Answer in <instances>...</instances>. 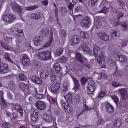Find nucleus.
<instances>
[{
  "label": "nucleus",
  "mask_w": 128,
  "mask_h": 128,
  "mask_svg": "<svg viewBox=\"0 0 128 128\" xmlns=\"http://www.w3.org/2000/svg\"><path fill=\"white\" fill-rule=\"evenodd\" d=\"M74 4H72V3H70L68 4V8H69L70 10H72V12H74Z\"/></svg>",
  "instance_id": "57"
},
{
  "label": "nucleus",
  "mask_w": 128,
  "mask_h": 128,
  "mask_svg": "<svg viewBox=\"0 0 128 128\" xmlns=\"http://www.w3.org/2000/svg\"><path fill=\"white\" fill-rule=\"evenodd\" d=\"M16 32L19 34H18V36H24V31L20 29H17L16 30Z\"/></svg>",
  "instance_id": "51"
},
{
  "label": "nucleus",
  "mask_w": 128,
  "mask_h": 128,
  "mask_svg": "<svg viewBox=\"0 0 128 128\" xmlns=\"http://www.w3.org/2000/svg\"><path fill=\"white\" fill-rule=\"evenodd\" d=\"M82 38L78 36H75L72 38L70 42L71 46H78V44L80 42Z\"/></svg>",
  "instance_id": "7"
},
{
  "label": "nucleus",
  "mask_w": 128,
  "mask_h": 128,
  "mask_svg": "<svg viewBox=\"0 0 128 128\" xmlns=\"http://www.w3.org/2000/svg\"><path fill=\"white\" fill-rule=\"evenodd\" d=\"M109 10L110 9H108V8H106V7H104L98 13L105 14H106V13L108 12Z\"/></svg>",
  "instance_id": "45"
},
{
  "label": "nucleus",
  "mask_w": 128,
  "mask_h": 128,
  "mask_svg": "<svg viewBox=\"0 0 128 128\" xmlns=\"http://www.w3.org/2000/svg\"><path fill=\"white\" fill-rule=\"evenodd\" d=\"M80 36L82 40H88L90 38V34L86 32H80Z\"/></svg>",
  "instance_id": "33"
},
{
  "label": "nucleus",
  "mask_w": 128,
  "mask_h": 128,
  "mask_svg": "<svg viewBox=\"0 0 128 128\" xmlns=\"http://www.w3.org/2000/svg\"><path fill=\"white\" fill-rule=\"evenodd\" d=\"M21 62L23 66H28L30 64V59L28 56L26 54H23L20 56Z\"/></svg>",
  "instance_id": "3"
},
{
  "label": "nucleus",
  "mask_w": 128,
  "mask_h": 128,
  "mask_svg": "<svg viewBox=\"0 0 128 128\" xmlns=\"http://www.w3.org/2000/svg\"><path fill=\"white\" fill-rule=\"evenodd\" d=\"M38 58L40 60H44V62H46V54H44V51L40 52L38 54Z\"/></svg>",
  "instance_id": "34"
},
{
  "label": "nucleus",
  "mask_w": 128,
  "mask_h": 128,
  "mask_svg": "<svg viewBox=\"0 0 128 128\" xmlns=\"http://www.w3.org/2000/svg\"><path fill=\"white\" fill-rule=\"evenodd\" d=\"M112 98L114 100V102H116V104H118L120 102V100L118 99V97L116 95H114L111 96Z\"/></svg>",
  "instance_id": "43"
},
{
  "label": "nucleus",
  "mask_w": 128,
  "mask_h": 128,
  "mask_svg": "<svg viewBox=\"0 0 128 128\" xmlns=\"http://www.w3.org/2000/svg\"><path fill=\"white\" fill-rule=\"evenodd\" d=\"M36 108L40 110H44L46 108V103L42 101H38L36 103Z\"/></svg>",
  "instance_id": "15"
},
{
  "label": "nucleus",
  "mask_w": 128,
  "mask_h": 128,
  "mask_svg": "<svg viewBox=\"0 0 128 128\" xmlns=\"http://www.w3.org/2000/svg\"><path fill=\"white\" fill-rule=\"evenodd\" d=\"M82 64L83 65L82 67L84 68H88V70H90V68H92V66L88 63L85 64V62H84V64Z\"/></svg>",
  "instance_id": "55"
},
{
  "label": "nucleus",
  "mask_w": 128,
  "mask_h": 128,
  "mask_svg": "<svg viewBox=\"0 0 128 128\" xmlns=\"http://www.w3.org/2000/svg\"><path fill=\"white\" fill-rule=\"evenodd\" d=\"M114 57L116 58H118V60H120V62L123 64H126V62H128V56L124 55L114 54Z\"/></svg>",
  "instance_id": "10"
},
{
  "label": "nucleus",
  "mask_w": 128,
  "mask_h": 128,
  "mask_svg": "<svg viewBox=\"0 0 128 128\" xmlns=\"http://www.w3.org/2000/svg\"><path fill=\"white\" fill-rule=\"evenodd\" d=\"M60 90V84L58 82L51 86L50 92L52 94H58Z\"/></svg>",
  "instance_id": "9"
},
{
  "label": "nucleus",
  "mask_w": 128,
  "mask_h": 128,
  "mask_svg": "<svg viewBox=\"0 0 128 128\" xmlns=\"http://www.w3.org/2000/svg\"><path fill=\"white\" fill-rule=\"evenodd\" d=\"M5 58L6 60H8V62H12V64H14V62H12V59H10V54H5Z\"/></svg>",
  "instance_id": "54"
},
{
  "label": "nucleus",
  "mask_w": 128,
  "mask_h": 128,
  "mask_svg": "<svg viewBox=\"0 0 128 128\" xmlns=\"http://www.w3.org/2000/svg\"><path fill=\"white\" fill-rule=\"evenodd\" d=\"M3 20L6 22L12 24L16 20V15L7 14L4 16Z\"/></svg>",
  "instance_id": "4"
},
{
  "label": "nucleus",
  "mask_w": 128,
  "mask_h": 128,
  "mask_svg": "<svg viewBox=\"0 0 128 128\" xmlns=\"http://www.w3.org/2000/svg\"><path fill=\"white\" fill-rule=\"evenodd\" d=\"M64 98L66 100L67 102L66 104H72V94L71 93H68Z\"/></svg>",
  "instance_id": "22"
},
{
  "label": "nucleus",
  "mask_w": 128,
  "mask_h": 128,
  "mask_svg": "<svg viewBox=\"0 0 128 128\" xmlns=\"http://www.w3.org/2000/svg\"><path fill=\"white\" fill-rule=\"evenodd\" d=\"M88 110H90V108H88V106H86V104H85V106L84 107V108L82 110V112H88Z\"/></svg>",
  "instance_id": "62"
},
{
  "label": "nucleus",
  "mask_w": 128,
  "mask_h": 128,
  "mask_svg": "<svg viewBox=\"0 0 128 128\" xmlns=\"http://www.w3.org/2000/svg\"><path fill=\"white\" fill-rule=\"evenodd\" d=\"M8 97L10 100H12L14 98V96H12V94L10 92L8 93Z\"/></svg>",
  "instance_id": "63"
},
{
  "label": "nucleus",
  "mask_w": 128,
  "mask_h": 128,
  "mask_svg": "<svg viewBox=\"0 0 128 128\" xmlns=\"http://www.w3.org/2000/svg\"><path fill=\"white\" fill-rule=\"evenodd\" d=\"M101 26L102 22H100V20H96L93 28H95V30H98V28H100Z\"/></svg>",
  "instance_id": "29"
},
{
  "label": "nucleus",
  "mask_w": 128,
  "mask_h": 128,
  "mask_svg": "<svg viewBox=\"0 0 128 128\" xmlns=\"http://www.w3.org/2000/svg\"><path fill=\"white\" fill-rule=\"evenodd\" d=\"M112 84L113 86H114V88H118V86H122V84L116 82H113Z\"/></svg>",
  "instance_id": "58"
},
{
  "label": "nucleus",
  "mask_w": 128,
  "mask_h": 128,
  "mask_svg": "<svg viewBox=\"0 0 128 128\" xmlns=\"http://www.w3.org/2000/svg\"><path fill=\"white\" fill-rule=\"evenodd\" d=\"M20 87L22 88L24 92H28V86L24 83H20Z\"/></svg>",
  "instance_id": "35"
},
{
  "label": "nucleus",
  "mask_w": 128,
  "mask_h": 128,
  "mask_svg": "<svg viewBox=\"0 0 128 128\" xmlns=\"http://www.w3.org/2000/svg\"><path fill=\"white\" fill-rule=\"evenodd\" d=\"M98 36L100 40H104V42H108L110 40V36L108 34L104 32H102L98 33Z\"/></svg>",
  "instance_id": "14"
},
{
  "label": "nucleus",
  "mask_w": 128,
  "mask_h": 128,
  "mask_svg": "<svg viewBox=\"0 0 128 128\" xmlns=\"http://www.w3.org/2000/svg\"><path fill=\"white\" fill-rule=\"evenodd\" d=\"M42 118L48 124L52 122V117L48 114H44L42 116Z\"/></svg>",
  "instance_id": "20"
},
{
  "label": "nucleus",
  "mask_w": 128,
  "mask_h": 128,
  "mask_svg": "<svg viewBox=\"0 0 128 128\" xmlns=\"http://www.w3.org/2000/svg\"><path fill=\"white\" fill-rule=\"evenodd\" d=\"M81 26L86 28H89L90 27V26H92L90 18V17L85 18L81 22Z\"/></svg>",
  "instance_id": "5"
},
{
  "label": "nucleus",
  "mask_w": 128,
  "mask_h": 128,
  "mask_svg": "<svg viewBox=\"0 0 128 128\" xmlns=\"http://www.w3.org/2000/svg\"><path fill=\"white\" fill-rule=\"evenodd\" d=\"M0 72L2 74L10 72L8 65L4 63H0Z\"/></svg>",
  "instance_id": "6"
},
{
  "label": "nucleus",
  "mask_w": 128,
  "mask_h": 128,
  "mask_svg": "<svg viewBox=\"0 0 128 128\" xmlns=\"http://www.w3.org/2000/svg\"><path fill=\"white\" fill-rule=\"evenodd\" d=\"M19 78L20 80L22 81L26 80H27L26 76L24 74H20L19 76Z\"/></svg>",
  "instance_id": "53"
},
{
  "label": "nucleus",
  "mask_w": 128,
  "mask_h": 128,
  "mask_svg": "<svg viewBox=\"0 0 128 128\" xmlns=\"http://www.w3.org/2000/svg\"><path fill=\"white\" fill-rule=\"evenodd\" d=\"M42 40H44V36H37L34 40V44L36 46H40V42H42Z\"/></svg>",
  "instance_id": "25"
},
{
  "label": "nucleus",
  "mask_w": 128,
  "mask_h": 128,
  "mask_svg": "<svg viewBox=\"0 0 128 128\" xmlns=\"http://www.w3.org/2000/svg\"><path fill=\"white\" fill-rule=\"evenodd\" d=\"M106 92L104 91H102L98 94V98H104V96H106Z\"/></svg>",
  "instance_id": "47"
},
{
  "label": "nucleus",
  "mask_w": 128,
  "mask_h": 128,
  "mask_svg": "<svg viewBox=\"0 0 128 128\" xmlns=\"http://www.w3.org/2000/svg\"><path fill=\"white\" fill-rule=\"evenodd\" d=\"M36 98L37 100H42V98H44V95L43 94H36Z\"/></svg>",
  "instance_id": "52"
},
{
  "label": "nucleus",
  "mask_w": 128,
  "mask_h": 128,
  "mask_svg": "<svg viewBox=\"0 0 128 128\" xmlns=\"http://www.w3.org/2000/svg\"><path fill=\"white\" fill-rule=\"evenodd\" d=\"M96 88V82L94 80H91L89 82L88 88L87 90L88 94H94V90Z\"/></svg>",
  "instance_id": "2"
},
{
  "label": "nucleus",
  "mask_w": 128,
  "mask_h": 128,
  "mask_svg": "<svg viewBox=\"0 0 128 128\" xmlns=\"http://www.w3.org/2000/svg\"><path fill=\"white\" fill-rule=\"evenodd\" d=\"M98 0H90L88 4L90 8H94L96 4H98Z\"/></svg>",
  "instance_id": "39"
},
{
  "label": "nucleus",
  "mask_w": 128,
  "mask_h": 128,
  "mask_svg": "<svg viewBox=\"0 0 128 128\" xmlns=\"http://www.w3.org/2000/svg\"><path fill=\"white\" fill-rule=\"evenodd\" d=\"M64 54V48H60L56 50V56H60Z\"/></svg>",
  "instance_id": "40"
},
{
  "label": "nucleus",
  "mask_w": 128,
  "mask_h": 128,
  "mask_svg": "<svg viewBox=\"0 0 128 128\" xmlns=\"http://www.w3.org/2000/svg\"><path fill=\"white\" fill-rule=\"evenodd\" d=\"M121 26H122V30L126 32V30H128V24H126V23H122L121 24Z\"/></svg>",
  "instance_id": "50"
},
{
  "label": "nucleus",
  "mask_w": 128,
  "mask_h": 128,
  "mask_svg": "<svg viewBox=\"0 0 128 128\" xmlns=\"http://www.w3.org/2000/svg\"><path fill=\"white\" fill-rule=\"evenodd\" d=\"M111 34L112 36V38H120V32L116 30V29H114L111 31Z\"/></svg>",
  "instance_id": "23"
},
{
  "label": "nucleus",
  "mask_w": 128,
  "mask_h": 128,
  "mask_svg": "<svg viewBox=\"0 0 128 128\" xmlns=\"http://www.w3.org/2000/svg\"><path fill=\"white\" fill-rule=\"evenodd\" d=\"M122 120L120 118L117 119L114 122V124L116 128H120L122 126Z\"/></svg>",
  "instance_id": "38"
},
{
  "label": "nucleus",
  "mask_w": 128,
  "mask_h": 128,
  "mask_svg": "<svg viewBox=\"0 0 128 128\" xmlns=\"http://www.w3.org/2000/svg\"><path fill=\"white\" fill-rule=\"evenodd\" d=\"M106 108L107 110V112L110 114H112L114 112V106L110 104H106Z\"/></svg>",
  "instance_id": "24"
},
{
  "label": "nucleus",
  "mask_w": 128,
  "mask_h": 128,
  "mask_svg": "<svg viewBox=\"0 0 128 128\" xmlns=\"http://www.w3.org/2000/svg\"><path fill=\"white\" fill-rule=\"evenodd\" d=\"M66 14H68V8L66 7H64L62 8L61 10V14L62 16H64Z\"/></svg>",
  "instance_id": "49"
},
{
  "label": "nucleus",
  "mask_w": 128,
  "mask_h": 128,
  "mask_svg": "<svg viewBox=\"0 0 128 128\" xmlns=\"http://www.w3.org/2000/svg\"><path fill=\"white\" fill-rule=\"evenodd\" d=\"M62 108H64L68 112H74V108L72 107V104L64 102L62 104Z\"/></svg>",
  "instance_id": "13"
},
{
  "label": "nucleus",
  "mask_w": 128,
  "mask_h": 128,
  "mask_svg": "<svg viewBox=\"0 0 128 128\" xmlns=\"http://www.w3.org/2000/svg\"><path fill=\"white\" fill-rule=\"evenodd\" d=\"M81 48L82 50H84V54H90V48H89L88 46L86 44H84L82 45Z\"/></svg>",
  "instance_id": "18"
},
{
  "label": "nucleus",
  "mask_w": 128,
  "mask_h": 128,
  "mask_svg": "<svg viewBox=\"0 0 128 128\" xmlns=\"http://www.w3.org/2000/svg\"><path fill=\"white\" fill-rule=\"evenodd\" d=\"M40 76L42 80H46L50 76V73L47 70H44L40 71Z\"/></svg>",
  "instance_id": "16"
},
{
  "label": "nucleus",
  "mask_w": 128,
  "mask_h": 128,
  "mask_svg": "<svg viewBox=\"0 0 128 128\" xmlns=\"http://www.w3.org/2000/svg\"><path fill=\"white\" fill-rule=\"evenodd\" d=\"M119 94H120V96L122 98L123 100H126L128 98V92L126 88H121L118 90Z\"/></svg>",
  "instance_id": "8"
},
{
  "label": "nucleus",
  "mask_w": 128,
  "mask_h": 128,
  "mask_svg": "<svg viewBox=\"0 0 128 128\" xmlns=\"http://www.w3.org/2000/svg\"><path fill=\"white\" fill-rule=\"evenodd\" d=\"M42 6H48V0H44L41 3Z\"/></svg>",
  "instance_id": "61"
},
{
  "label": "nucleus",
  "mask_w": 128,
  "mask_h": 128,
  "mask_svg": "<svg viewBox=\"0 0 128 128\" xmlns=\"http://www.w3.org/2000/svg\"><path fill=\"white\" fill-rule=\"evenodd\" d=\"M76 104H80V98L78 96H76Z\"/></svg>",
  "instance_id": "64"
},
{
  "label": "nucleus",
  "mask_w": 128,
  "mask_h": 128,
  "mask_svg": "<svg viewBox=\"0 0 128 128\" xmlns=\"http://www.w3.org/2000/svg\"><path fill=\"white\" fill-rule=\"evenodd\" d=\"M40 114V111L38 110H36L34 111L32 114L31 116V120L33 122H38V114Z\"/></svg>",
  "instance_id": "12"
},
{
  "label": "nucleus",
  "mask_w": 128,
  "mask_h": 128,
  "mask_svg": "<svg viewBox=\"0 0 128 128\" xmlns=\"http://www.w3.org/2000/svg\"><path fill=\"white\" fill-rule=\"evenodd\" d=\"M114 60L110 58H108V62H107V64H108V66H114Z\"/></svg>",
  "instance_id": "44"
},
{
  "label": "nucleus",
  "mask_w": 128,
  "mask_h": 128,
  "mask_svg": "<svg viewBox=\"0 0 128 128\" xmlns=\"http://www.w3.org/2000/svg\"><path fill=\"white\" fill-rule=\"evenodd\" d=\"M72 78L76 86V89L77 90H80V81H78L76 78Z\"/></svg>",
  "instance_id": "37"
},
{
  "label": "nucleus",
  "mask_w": 128,
  "mask_h": 128,
  "mask_svg": "<svg viewBox=\"0 0 128 128\" xmlns=\"http://www.w3.org/2000/svg\"><path fill=\"white\" fill-rule=\"evenodd\" d=\"M68 92V85L64 84L63 87L61 89V92L62 94H66Z\"/></svg>",
  "instance_id": "30"
},
{
  "label": "nucleus",
  "mask_w": 128,
  "mask_h": 128,
  "mask_svg": "<svg viewBox=\"0 0 128 128\" xmlns=\"http://www.w3.org/2000/svg\"><path fill=\"white\" fill-rule=\"evenodd\" d=\"M51 36H52V38L50 39V40L46 43L44 46V48H48V46H51L52 44V42H54V38L52 36H54V32H52V30H54V28H51Z\"/></svg>",
  "instance_id": "21"
},
{
  "label": "nucleus",
  "mask_w": 128,
  "mask_h": 128,
  "mask_svg": "<svg viewBox=\"0 0 128 128\" xmlns=\"http://www.w3.org/2000/svg\"><path fill=\"white\" fill-rule=\"evenodd\" d=\"M124 14L122 12H119L117 15V20H120L122 18H124Z\"/></svg>",
  "instance_id": "59"
},
{
  "label": "nucleus",
  "mask_w": 128,
  "mask_h": 128,
  "mask_svg": "<svg viewBox=\"0 0 128 128\" xmlns=\"http://www.w3.org/2000/svg\"><path fill=\"white\" fill-rule=\"evenodd\" d=\"M46 60H49L52 59V52L50 51H44Z\"/></svg>",
  "instance_id": "32"
},
{
  "label": "nucleus",
  "mask_w": 128,
  "mask_h": 128,
  "mask_svg": "<svg viewBox=\"0 0 128 128\" xmlns=\"http://www.w3.org/2000/svg\"><path fill=\"white\" fill-rule=\"evenodd\" d=\"M32 20H40L42 18V14L40 12L32 14L31 16Z\"/></svg>",
  "instance_id": "26"
},
{
  "label": "nucleus",
  "mask_w": 128,
  "mask_h": 128,
  "mask_svg": "<svg viewBox=\"0 0 128 128\" xmlns=\"http://www.w3.org/2000/svg\"><path fill=\"white\" fill-rule=\"evenodd\" d=\"M38 6H30L26 8V10L27 11H30L32 12V10H36V8H38Z\"/></svg>",
  "instance_id": "41"
},
{
  "label": "nucleus",
  "mask_w": 128,
  "mask_h": 128,
  "mask_svg": "<svg viewBox=\"0 0 128 128\" xmlns=\"http://www.w3.org/2000/svg\"><path fill=\"white\" fill-rule=\"evenodd\" d=\"M54 68L56 72V74H60L62 71V68L60 64L59 63H56L54 65Z\"/></svg>",
  "instance_id": "28"
},
{
  "label": "nucleus",
  "mask_w": 128,
  "mask_h": 128,
  "mask_svg": "<svg viewBox=\"0 0 128 128\" xmlns=\"http://www.w3.org/2000/svg\"><path fill=\"white\" fill-rule=\"evenodd\" d=\"M60 34L62 38H68V32H66V30L61 29L60 30Z\"/></svg>",
  "instance_id": "36"
},
{
  "label": "nucleus",
  "mask_w": 128,
  "mask_h": 128,
  "mask_svg": "<svg viewBox=\"0 0 128 128\" xmlns=\"http://www.w3.org/2000/svg\"><path fill=\"white\" fill-rule=\"evenodd\" d=\"M31 80L34 84L40 86L44 84V81L42 80L40 76H34L32 77Z\"/></svg>",
  "instance_id": "11"
},
{
  "label": "nucleus",
  "mask_w": 128,
  "mask_h": 128,
  "mask_svg": "<svg viewBox=\"0 0 128 128\" xmlns=\"http://www.w3.org/2000/svg\"><path fill=\"white\" fill-rule=\"evenodd\" d=\"M88 82V80L86 77H83L81 78V82L83 86H86V84Z\"/></svg>",
  "instance_id": "48"
},
{
  "label": "nucleus",
  "mask_w": 128,
  "mask_h": 128,
  "mask_svg": "<svg viewBox=\"0 0 128 128\" xmlns=\"http://www.w3.org/2000/svg\"><path fill=\"white\" fill-rule=\"evenodd\" d=\"M49 76L50 78L51 82H54L56 80V72H50L49 74Z\"/></svg>",
  "instance_id": "31"
},
{
  "label": "nucleus",
  "mask_w": 128,
  "mask_h": 128,
  "mask_svg": "<svg viewBox=\"0 0 128 128\" xmlns=\"http://www.w3.org/2000/svg\"><path fill=\"white\" fill-rule=\"evenodd\" d=\"M12 10L14 12H18L19 14H22V9L18 4H14Z\"/></svg>",
  "instance_id": "17"
},
{
  "label": "nucleus",
  "mask_w": 128,
  "mask_h": 128,
  "mask_svg": "<svg viewBox=\"0 0 128 128\" xmlns=\"http://www.w3.org/2000/svg\"><path fill=\"white\" fill-rule=\"evenodd\" d=\"M13 106H15V110L16 112H18L19 114H20L22 118L24 116V108L20 105H16L13 104Z\"/></svg>",
  "instance_id": "19"
},
{
  "label": "nucleus",
  "mask_w": 128,
  "mask_h": 128,
  "mask_svg": "<svg viewBox=\"0 0 128 128\" xmlns=\"http://www.w3.org/2000/svg\"><path fill=\"white\" fill-rule=\"evenodd\" d=\"M5 42L6 44H8L9 42H12V39L10 38H5Z\"/></svg>",
  "instance_id": "60"
},
{
  "label": "nucleus",
  "mask_w": 128,
  "mask_h": 128,
  "mask_svg": "<svg viewBox=\"0 0 128 128\" xmlns=\"http://www.w3.org/2000/svg\"><path fill=\"white\" fill-rule=\"evenodd\" d=\"M100 48H98V46H96L94 49V52L96 58H98L97 60H98V64H102V60L104 61V56L102 54H100L98 56V54H100Z\"/></svg>",
  "instance_id": "1"
},
{
  "label": "nucleus",
  "mask_w": 128,
  "mask_h": 128,
  "mask_svg": "<svg viewBox=\"0 0 128 128\" xmlns=\"http://www.w3.org/2000/svg\"><path fill=\"white\" fill-rule=\"evenodd\" d=\"M4 91H0V98L3 104H4L5 106H6V102L4 101Z\"/></svg>",
  "instance_id": "42"
},
{
  "label": "nucleus",
  "mask_w": 128,
  "mask_h": 128,
  "mask_svg": "<svg viewBox=\"0 0 128 128\" xmlns=\"http://www.w3.org/2000/svg\"><path fill=\"white\" fill-rule=\"evenodd\" d=\"M76 58L79 62L84 64V58L82 57V55L80 53H77L76 54Z\"/></svg>",
  "instance_id": "27"
},
{
  "label": "nucleus",
  "mask_w": 128,
  "mask_h": 128,
  "mask_svg": "<svg viewBox=\"0 0 128 128\" xmlns=\"http://www.w3.org/2000/svg\"><path fill=\"white\" fill-rule=\"evenodd\" d=\"M12 116L14 120H18V112H14Z\"/></svg>",
  "instance_id": "56"
},
{
  "label": "nucleus",
  "mask_w": 128,
  "mask_h": 128,
  "mask_svg": "<svg viewBox=\"0 0 128 128\" xmlns=\"http://www.w3.org/2000/svg\"><path fill=\"white\" fill-rule=\"evenodd\" d=\"M42 34L44 36H46L48 34H50V29L46 28L42 32Z\"/></svg>",
  "instance_id": "46"
}]
</instances>
